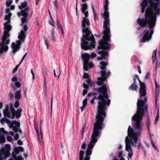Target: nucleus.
Returning <instances> with one entry per match:
<instances>
[{
	"instance_id": "nucleus-1",
	"label": "nucleus",
	"mask_w": 160,
	"mask_h": 160,
	"mask_svg": "<svg viewBox=\"0 0 160 160\" xmlns=\"http://www.w3.org/2000/svg\"><path fill=\"white\" fill-rule=\"evenodd\" d=\"M101 65L99 67L101 69L100 71L101 77L97 78V81L96 83L100 87L95 88L93 90L99 95L97 97V99L99 100L98 102V106L101 107H109L111 103V100L108 99L109 96L107 94L108 88L106 84L104 83L108 78L110 75L109 71H106V66L108 63L104 61H102L100 63Z\"/></svg>"
},
{
	"instance_id": "nucleus-2",
	"label": "nucleus",
	"mask_w": 160,
	"mask_h": 160,
	"mask_svg": "<svg viewBox=\"0 0 160 160\" xmlns=\"http://www.w3.org/2000/svg\"><path fill=\"white\" fill-rule=\"evenodd\" d=\"M81 12L85 16V17L83 18L81 23L82 30L83 34L81 38V46L82 49L87 50L95 48V41L93 35L91 34L92 32L89 27V20L86 18L88 14V11H86L88 9V5L84 3L81 4Z\"/></svg>"
},
{
	"instance_id": "nucleus-3",
	"label": "nucleus",
	"mask_w": 160,
	"mask_h": 160,
	"mask_svg": "<svg viewBox=\"0 0 160 160\" xmlns=\"http://www.w3.org/2000/svg\"><path fill=\"white\" fill-rule=\"evenodd\" d=\"M147 97H145L144 100L141 98H138L137 103V106L136 113L132 117V121L135 123L133 124L134 130L129 125L128 130V136H131V134L140 135L143 131V125L141 123L143 116L144 115V112H148V105H145V103L147 102Z\"/></svg>"
},
{
	"instance_id": "nucleus-4",
	"label": "nucleus",
	"mask_w": 160,
	"mask_h": 160,
	"mask_svg": "<svg viewBox=\"0 0 160 160\" xmlns=\"http://www.w3.org/2000/svg\"><path fill=\"white\" fill-rule=\"evenodd\" d=\"M98 111L96 115L95 122L94 124L92 134L91 136V140L88 145V149L92 150L94 147V144L97 141V138L100 133L99 130H101L104 126L103 123L104 118L106 116V111L107 108L106 107L98 106Z\"/></svg>"
},
{
	"instance_id": "nucleus-5",
	"label": "nucleus",
	"mask_w": 160,
	"mask_h": 160,
	"mask_svg": "<svg viewBox=\"0 0 160 160\" xmlns=\"http://www.w3.org/2000/svg\"><path fill=\"white\" fill-rule=\"evenodd\" d=\"M110 25L103 24V28L104 30L102 32L104 34L101 40L98 41L99 45L97 47V53L100 55L101 57H98L97 60L100 61L105 59L106 57L108 56V53L106 50L110 49V44L108 42L110 41L111 34L110 28Z\"/></svg>"
},
{
	"instance_id": "nucleus-6",
	"label": "nucleus",
	"mask_w": 160,
	"mask_h": 160,
	"mask_svg": "<svg viewBox=\"0 0 160 160\" xmlns=\"http://www.w3.org/2000/svg\"><path fill=\"white\" fill-rule=\"evenodd\" d=\"M10 23L5 22L4 23V31L3 35L1 38V42H0V54H2L4 52H6L8 50V46L10 42L9 39L8 38L9 37L10 34L9 32L12 29V26L10 25Z\"/></svg>"
},
{
	"instance_id": "nucleus-7",
	"label": "nucleus",
	"mask_w": 160,
	"mask_h": 160,
	"mask_svg": "<svg viewBox=\"0 0 160 160\" xmlns=\"http://www.w3.org/2000/svg\"><path fill=\"white\" fill-rule=\"evenodd\" d=\"M145 19L140 18H138L137 20V23L142 28L145 27L148 24V28L150 29L154 28L155 24V22L152 20V18L149 17L145 12Z\"/></svg>"
},
{
	"instance_id": "nucleus-8",
	"label": "nucleus",
	"mask_w": 160,
	"mask_h": 160,
	"mask_svg": "<svg viewBox=\"0 0 160 160\" xmlns=\"http://www.w3.org/2000/svg\"><path fill=\"white\" fill-rule=\"evenodd\" d=\"M145 12L152 18L153 22H155L156 24L157 16L160 15V8L158 7L157 4L150 8H147Z\"/></svg>"
},
{
	"instance_id": "nucleus-9",
	"label": "nucleus",
	"mask_w": 160,
	"mask_h": 160,
	"mask_svg": "<svg viewBox=\"0 0 160 160\" xmlns=\"http://www.w3.org/2000/svg\"><path fill=\"white\" fill-rule=\"evenodd\" d=\"M9 108L12 113V115H11L12 119H14L15 117L17 119L21 117L22 111L21 108H19L16 111L14 108L13 105L12 103L10 104Z\"/></svg>"
},
{
	"instance_id": "nucleus-10",
	"label": "nucleus",
	"mask_w": 160,
	"mask_h": 160,
	"mask_svg": "<svg viewBox=\"0 0 160 160\" xmlns=\"http://www.w3.org/2000/svg\"><path fill=\"white\" fill-rule=\"evenodd\" d=\"M105 4L104 5V11L103 14H102L104 20L103 21V24L110 25V21L108 18L109 17V12H108V0H105Z\"/></svg>"
},
{
	"instance_id": "nucleus-11",
	"label": "nucleus",
	"mask_w": 160,
	"mask_h": 160,
	"mask_svg": "<svg viewBox=\"0 0 160 160\" xmlns=\"http://www.w3.org/2000/svg\"><path fill=\"white\" fill-rule=\"evenodd\" d=\"M151 29L150 31L147 29H145L143 30L144 34L141 40V42L142 43L146 41L148 42L152 38V35L154 33V31L153 29Z\"/></svg>"
},
{
	"instance_id": "nucleus-12",
	"label": "nucleus",
	"mask_w": 160,
	"mask_h": 160,
	"mask_svg": "<svg viewBox=\"0 0 160 160\" xmlns=\"http://www.w3.org/2000/svg\"><path fill=\"white\" fill-rule=\"evenodd\" d=\"M131 136H128L126 137V141H128V142L131 143L133 146L136 147V144L140 135L138 136V135L132 134H131Z\"/></svg>"
},
{
	"instance_id": "nucleus-13",
	"label": "nucleus",
	"mask_w": 160,
	"mask_h": 160,
	"mask_svg": "<svg viewBox=\"0 0 160 160\" xmlns=\"http://www.w3.org/2000/svg\"><path fill=\"white\" fill-rule=\"evenodd\" d=\"M23 42L19 40L17 41L16 44L15 42H13L12 43V50L11 52L13 53V55H14L15 53L19 50L22 43Z\"/></svg>"
},
{
	"instance_id": "nucleus-14",
	"label": "nucleus",
	"mask_w": 160,
	"mask_h": 160,
	"mask_svg": "<svg viewBox=\"0 0 160 160\" xmlns=\"http://www.w3.org/2000/svg\"><path fill=\"white\" fill-rule=\"evenodd\" d=\"M139 93L141 97H145L147 94L146 86L144 82L140 84Z\"/></svg>"
},
{
	"instance_id": "nucleus-15",
	"label": "nucleus",
	"mask_w": 160,
	"mask_h": 160,
	"mask_svg": "<svg viewBox=\"0 0 160 160\" xmlns=\"http://www.w3.org/2000/svg\"><path fill=\"white\" fill-rule=\"evenodd\" d=\"M4 149V152L5 153V156L4 157V158L5 159L10 155V151L11 150L10 145L6 144L5 145V148H2Z\"/></svg>"
},
{
	"instance_id": "nucleus-16",
	"label": "nucleus",
	"mask_w": 160,
	"mask_h": 160,
	"mask_svg": "<svg viewBox=\"0 0 160 160\" xmlns=\"http://www.w3.org/2000/svg\"><path fill=\"white\" fill-rule=\"evenodd\" d=\"M3 113L4 117H7L10 118H11L10 112L9 111V106L8 104H6L5 108L3 109Z\"/></svg>"
},
{
	"instance_id": "nucleus-17",
	"label": "nucleus",
	"mask_w": 160,
	"mask_h": 160,
	"mask_svg": "<svg viewBox=\"0 0 160 160\" xmlns=\"http://www.w3.org/2000/svg\"><path fill=\"white\" fill-rule=\"evenodd\" d=\"M25 38L26 35L25 34L24 31L22 30H21L20 32L19 33V35L18 36V38L22 42H24Z\"/></svg>"
},
{
	"instance_id": "nucleus-18",
	"label": "nucleus",
	"mask_w": 160,
	"mask_h": 160,
	"mask_svg": "<svg viewBox=\"0 0 160 160\" xmlns=\"http://www.w3.org/2000/svg\"><path fill=\"white\" fill-rule=\"evenodd\" d=\"M28 7H26L24 10H21V15L23 17L27 18L28 16V12L29 11Z\"/></svg>"
},
{
	"instance_id": "nucleus-19",
	"label": "nucleus",
	"mask_w": 160,
	"mask_h": 160,
	"mask_svg": "<svg viewBox=\"0 0 160 160\" xmlns=\"http://www.w3.org/2000/svg\"><path fill=\"white\" fill-rule=\"evenodd\" d=\"M23 148L21 146H19L18 147H15L13 149L14 153L17 154L19 153V152H23Z\"/></svg>"
},
{
	"instance_id": "nucleus-20",
	"label": "nucleus",
	"mask_w": 160,
	"mask_h": 160,
	"mask_svg": "<svg viewBox=\"0 0 160 160\" xmlns=\"http://www.w3.org/2000/svg\"><path fill=\"white\" fill-rule=\"evenodd\" d=\"M81 57L83 62H89V59L90 58V55L88 53H84L82 54Z\"/></svg>"
},
{
	"instance_id": "nucleus-21",
	"label": "nucleus",
	"mask_w": 160,
	"mask_h": 160,
	"mask_svg": "<svg viewBox=\"0 0 160 160\" xmlns=\"http://www.w3.org/2000/svg\"><path fill=\"white\" fill-rule=\"evenodd\" d=\"M126 142V150L128 152L132 151V149L130 144V142H128V141H126L125 140Z\"/></svg>"
},
{
	"instance_id": "nucleus-22",
	"label": "nucleus",
	"mask_w": 160,
	"mask_h": 160,
	"mask_svg": "<svg viewBox=\"0 0 160 160\" xmlns=\"http://www.w3.org/2000/svg\"><path fill=\"white\" fill-rule=\"evenodd\" d=\"M138 88V86L136 84L132 83L129 87V89L130 90L137 91Z\"/></svg>"
},
{
	"instance_id": "nucleus-23",
	"label": "nucleus",
	"mask_w": 160,
	"mask_h": 160,
	"mask_svg": "<svg viewBox=\"0 0 160 160\" xmlns=\"http://www.w3.org/2000/svg\"><path fill=\"white\" fill-rule=\"evenodd\" d=\"M28 3L26 1H25L24 2L21 3V5L18 6V8L20 10H22V8H25L26 7H28Z\"/></svg>"
},
{
	"instance_id": "nucleus-24",
	"label": "nucleus",
	"mask_w": 160,
	"mask_h": 160,
	"mask_svg": "<svg viewBox=\"0 0 160 160\" xmlns=\"http://www.w3.org/2000/svg\"><path fill=\"white\" fill-rule=\"evenodd\" d=\"M21 98V91H17L15 93V98L17 99H19Z\"/></svg>"
},
{
	"instance_id": "nucleus-25",
	"label": "nucleus",
	"mask_w": 160,
	"mask_h": 160,
	"mask_svg": "<svg viewBox=\"0 0 160 160\" xmlns=\"http://www.w3.org/2000/svg\"><path fill=\"white\" fill-rule=\"evenodd\" d=\"M12 15V13H9L8 14V15H6L5 16V18L4 20H7L8 21L6 22H9L10 23V18Z\"/></svg>"
},
{
	"instance_id": "nucleus-26",
	"label": "nucleus",
	"mask_w": 160,
	"mask_h": 160,
	"mask_svg": "<svg viewBox=\"0 0 160 160\" xmlns=\"http://www.w3.org/2000/svg\"><path fill=\"white\" fill-rule=\"evenodd\" d=\"M148 2L150 3V5L147 8H150L152 7L157 4V3L155 2L153 0H148Z\"/></svg>"
},
{
	"instance_id": "nucleus-27",
	"label": "nucleus",
	"mask_w": 160,
	"mask_h": 160,
	"mask_svg": "<svg viewBox=\"0 0 160 160\" xmlns=\"http://www.w3.org/2000/svg\"><path fill=\"white\" fill-rule=\"evenodd\" d=\"M89 63L88 62H83V69L86 71H87L88 69Z\"/></svg>"
},
{
	"instance_id": "nucleus-28",
	"label": "nucleus",
	"mask_w": 160,
	"mask_h": 160,
	"mask_svg": "<svg viewBox=\"0 0 160 160\" xmlns=\"http://www.w3.org/2000/svg\"><path fill=\"white\" fill-rule=\"evenodd\" d=\"M5 153L4 152V149L3 148H1L0 151V160H3V158L2 156L4 155L5 156Z\"/></svg>"
},
{
	"instance_id": "nucleus-29",
	"label": "nucleus",
	"mask_w": 160,
	"mask_h": 160,
	"mask_svg": "<svg viewBox=\"0 0 160 160\" xmlns=\"http://www.w3.org/2000/svg\"><path fill=\"white\" fill-rule=\"evenodd\" d=\"M84 152L80 150L79 153V160H83Z\"/></svg>"
},
{
	"instance_id": "nucleus-30",
	"label": "nucleus",
	"mask_w": 160,
	"mask_h": 160,
	"mask_svg": "<svg viewBox=\"0 0 160 160\" xmlns=\"http://www.w3.org/2000/svg\"><path fill=\"white\" fill-rule=\"evenodd\" d=\"M13 0H7L6 2V5L7 8L9 7L12 2Z\"/></svg>"
},
{
	"instance_id": "nucleus-31",
	"label": "nucleus",
	"mask_w": 160,
	"mask_h": 160,
	"mask_svg": "<svg viewBox=\"0 0 160 160\" xmlns=\"http://www.w3.org/2000/svg\"><path fill=\"white\" fill-rule=\"evenodd\" d=\"M12 122H13L14 125H16L17 127L19 128L20 127V123L19 122H18L16 120L12 121Z\"/></svg>"
},
{
	"instance_id": "nucleus-32",
	"label": "nucleus",
	"mask_w": 160,
	"mask_h": 160,
	"mask_svg": "<svg viewBox=\"0 0 160 160\" xmlns=\"http://www.w3.org/2000/svg\"><path fill=\"white\" fill-rule=\"evenodd\" d=\"M5 138L3 135L1 136L0 137V143H4L5 142Z\"/></svg>"
},
{
	"instance_id": "nucleus-33",
	"label": "nucleus",
	"mask_w": 160,
	"mask_h": 160,
	"mask_svg": "<svg viewBox=\"0 0 160 160\" xmlns=\"http://www.w3.org/2000/svg\"><path fill=\"white\" fill-rule=\"evenodd\" d=\"M87 82L91 87H92L94 84V83L90 79H88L87 81Z\"/></svg>"
},
{
	"instance_id": "nucleus-34",
	"label": "nucleus",
	"mask_w": 160,
	"mask_h": 160,
	"mask_svg": "<svg viewBox=\"0 0 160 160\" xmlns=\"http://www.w3.org/2000/svg\"><path fill=\"white\" fill-rule=\"evenodd\" d=\"M92 153V151L91 150L87 149L86 150V156H90L91 154Z\"/></svg>"
},
{
	"instance_id": "nucleus-35",
	"label": "nucleus",
	"mask_w": 160,
	"mask_h": 160,
	"mask_svg": "<svg viewBox=\"0 0 160 160\" xmlns=\"http://www.w3.org/2000/svg\"><path fill=\"white\" fill-rule=\"evenodd\" d=\"M141 5L147 7L148 6V1L147 0H143Z\"/></svg>"
},
{
	"instance_id": "nucleus-36",
	"label": "nucleus",
	"mask_w": 160,
	"mask_h": 160,
	"mask_svg": "<svg viewBox=\"0 0 160 160\" xmlns=\"http://www.w3.org/2000/svg\"><path fill=\"white\" fill-rule=\"evenodd\" d=\"M151 144L152 145L153 147L154 148L156 151H158L157 147L155 145V143L152 139L151 140Z\"/></svg>"
},
{
	"instance_id": "nucleus-37",
	"label": "nucleus",
	"mask_w": 160,
	"mask_h": 160,
	"mask_svg": "<svg viewBox=\"0 0 160 160\" xmlns=\"http://www.w3.org/2000/svg\"><path fill=\"white\" fill-rule=\"evenodd\" d=\"M150 120L149 119V118L147 120V128L148 130V132H150Z\"/></svg>"
},
{
	"instance_id": "nucleus-38",
	"label": "nucleus",
	"mask_w": 160,
	"mask_h": 160,
	"mask_svg": "<svg viewBox=\"0 0 160 160\" xmlns=\"http://www.w3.org/2000/svg\"><path fill=\"white\" fill-rule=\"evenodd\" d=\"M34 129L36 131V132L38 136L39 135V132L38 130V126L36 124L34 125Z\"/></svg>"
},
{
	"instance_id": "nucleus-39",
	"label": "nucleus",
	"mask_w": 160,
	"mask_h": 160,
	"mask_svg": "<svg viewBox=\"0 0 160 160\" xmlns=\"http://www.w3.org/2000/svg\"><path fill=\"white\" fill-rule=\"evenodd\" d=\"M159 119V113L158 111L157 115L154 121V123L155 124H157V122L158 120Z\"/></svg>"
},
{
	"instance_id": "nucleus-40",
	"label": "nucleus",
	"mask_w": 160,
	"mask_h": 160,
	"mask_svg": "<svg viewBox=\"0 0 160 160\" xmlns=\"http://www.w3.org/2000/svg\"><path fill=\"white\" fill-rule=\"evenodd\" d=\"M43 39L44 40L45 44L46 45L47 49H48L49 46V44H48V41L47 40L45 37H44Z\"/></svg>"
},
{
	"instance_id": "nucleus-41",
	"label": "nucleus",
	"mask_w": 160,
	"mask_h": 160,
	"mask_svg": "<svg viewBox=\"0 0 160 160\" xmlns=\"http://www.w3.org/2000/svg\"><path fill=\"white\" fill-rule=\"evenodd\" d=\"M19 106V103L18 100H16L15 102L14 107L16 108H18Z\"/></svg>"
},
{
	"instance_id": "nucleus-42",
	"label": "nucleus",
	"mask_w": 160,
	"mask_h": 160,
	"mask_svg": "<svg viewBox=\"0 0 160 160\" xmlns=\"http://www.w3.org/2000/svg\"><path fill=\"white\" fill-rule=\"evenodd\" d=\"M5 120H8V119L6 118H2L0 120V123L3 124L4 123V122H5Z\"/></svg>"
},
{
	"instance_id": "nucleus-43",
	"label": "nucleus",
	"mask_w": 160,
	"mask_h": 160,
	"mask_svg": "<svg viewBox=\"0 0 160 160\" xmlns=\"http://www.w3.org/2000/svg\"><path fill=\"white\" fill-rule=\"evenodd\" d=\"M154 82H155V92L156 95H157L158 85H157V83L156 82V79L155 78H154Z\"/></svg>"
},
{
	"instance_id": "nucleus-44",
	"label": "nucleus",
	"mask_w": 160,
	"mask_h": 160,
	"mask_svg": "<svg viewBox=\"0 0 160 160\" xmlns=\"http://www.w3.org/2000/svg\"><path fill=\"white\" fill-rule=\"evenodd\" d=\"M20 64L19 63V64L17 65L16 67L14 68V69L12 70V73H15L17 70L18 67L20 66Z\"/></svg>"
},
{
	"instance_id": "nucleus-45",
	"label": "nucleus",
	"mask_w": 160,
	"mask_h": 160,
	"mask_svg": "<svg viewBox=\"0 0 160 160\" xmlns=\"http://www.w3.org/2000/svg\"><path fill=\"white\" fill-rule=\"evenodd\" d=\"M53 3L57 9L58 10L59 8V7H58V3L57 2V0H55V1L53 2Z\"/></svg>"
},
{
	"instance_id": "nucleus-46",
	"label": "nucleus",
	"mask_w": 160,
	"mask_h": 160,
	"mask_svg": "<svg viewBox=\"0 0 160 160\" xmlns=\"http://www.w3.org/2000/svg\"><path fill=\"white\" fill-rule=\"evenodd\" d=\"M83 77L84 78L88 79H89V75L87 73L85 72L83 75Z\"/></svg>"
},
{
	"instance_id": "nucleus-47",
	"label": "nucleus",
	"mask_w": 160,
	"mask_h": 160,
	"mask_svg": "<svg viewBox=\"0 0 160 160\" xmlns=\"http://www.w3.org/2000/svg\"><path fill=\"white\" fill-rule=\"evenodd\" d=\"M27 18L23 17L21 18L22 23L23 24L25 22H27Z\"/></svg>"
},
{
	"instance_id": "nucleus-48",
	"label": "nucleus",
	"mask_w": 160,
	"mask_h": 160,
	"mask_svg": "<svg viewBox=\"0 0 160 160\" xmlns=\"http://www.w3.org/2000/svg\"><path fill=\"white\" fill-rule=\"evenodd\" d=\"M53 96L52 94L51 95V110L52 111V106L53 103Z\"/></svg>"
},
{
	"instance_id": "nucleus-49",
	"label": "nucleus",
	"mask_w": 160,
	"mask_h": 160,
	"mask_svg": "<svg viewBox=\"0 0 160 160\" xmlns=\"http://www.w3.org/2000/svg\"><path fill=\"white\" fill-rule=\"evenodd\" d=\"M15 153H14V152H12V155L13 157V159L15 160H17V157Z\"/></svg>"
},
{
	"instance_id": "nucleus-50",
	"label": "nucleus",
	"mask_w": 160,
	"mask_h": 160,
	"mask_svg": "<svg viewBox=\"0 0 160 160\" xmlns=\"http://www.w3.org/2000/svg\"><path fill=\"white\" fill-rule=\"evenodd\" d=\"M12 130L15 133H17L18 132V128L16 126H14L13 127Z\"/></svg>"
},
{
	"instance_id": "nucleus-51",
	"label": "nucleus",
	"mask_w": 160,
	"mask_h": 160,
	"mask_svg": "<svg viewBox=\"0 0 160 160\" xmlns=\"http://www.w3.org/2000/svg\"><path fill=\"white\" fill-rule=\"evenodd\" d=\"M97 56V55L96 53H92L91 55H90V58H92L96 57Z\"/></svg>"
},
{
	"instance_id": "nucleus-52",
	"label": "nucleus",
	"mask_w": 160,
	"mask_h": 160,
	"mask_svg": "<svg viewBox=\"0 0 160 160\" xmlns=\"http://www.w3.org/2000/svg\"><path fill=\"white\" fill-rule=\"evenodd\" d=\"M15 85L17 87L19 88L21 86V84L19 82L17 81L15 83Z\"/></svg>"
},
{
	"instance_id": "nucleus-53",
	"label": "nucleus",
	"mask_w": 160,
	"mask_h": 160,
	"mask_svg": "<svg viewBox=\"0 0 160 160\" xmlns=\"http://www.w3.org/2000/svg\"><path fill=\"white\" fill-rule=\"evenodd\" d=\"M87 102V98H85L83 101L82 102V105L85 106H86Z\"/></svg>"
},
{
	"instance_id": "nucleus-54",
	"label": "nucleus",
	"mask_w": 160,
	"mask_h": 160,
	"mask_svg": "<svg viewBox=\"0 0 160 160\" xmlns=\"http://www.w3.org/2000/svg\"><path fill=\"white\" fill-rule=\"evenodd\" d=\"M94 19V21H96L98 19L97 13L96 12L93 13Z\"/></svg>"
},
{
	"instance_id": "nucleus-55",
	"label": "nucleus",
	"mask_w": 160,
	"mask_h": 160,
	"mask_svg": "<svg viewBox=\"0 0 160 160\" xmlns=\"http://www.w3.org/2000/svg\"><path fill=\"white\" fill-rule=\"evenodd\" d=\"M0 131L2 132V133L5 134H8L7 132L5 131L4 129L3 128H2L0 129Z\"/></svg>"
},
{
	"instance_id": "nucleus-56",
	"label": "nucleus",
	"mask_w": 160,
	"mask_h": 160,
	"mask_svg": "<svg viewBox=\"0 0 160 160\" xmlns=\"http://www.w3.org/2000/svg\"><path fill=\"white\" fill-rule=\"evenodd\" d=\"M7 139L9 142H13V140L12 137L10 136H8L7 137Z\"/></svg>"
},
{
	"instance_id": "nucleus-57",
	"label": "nucleus",
	"mask_w": 160,
	"mask_h": 160,
	"mask_svg": "<svg viewBox=\"0 0 160 160\" xmlns=\"http://www.w3.org/2000/svg\"><path fill=\"white\" fill-rule=\"evenodd\" d=\"M141 148L142 149V150L144 149V148L143 147L142 145L139 142L138 143V149H139L140 148Z\"/></svg>"
},
{
	"instance_id": "nucleus-58",
	"label": "nucleus",
	"mask_w": 160,
	"mask_h": 160,
	"mask_svg": "<svg viewBox=\"0 0 160 160\" xmlns=\"http://www.w3.org/2000/svg\"><path fill=\"white\" fill-rule=\"evenodd\" d=\"M142 6V8H141V13H142L144 12H145L146 6Z\"/></svg>"
},
{
	"instance_id": "nucleus-59",
	"label": "nucleus",
	"mask_w": 160,
	"mask_h": 160,
	"mask_svg": "<svg viewBox=\"0 0 160 160\" xmlns=\"http://www.w3.org/2000/svg\"><path fill=\"white\" fill-rule=\"evenodd\" d=\"M83 87L84 88L86 89H88L89 88L88 86L85 83H83Z\"/></svg>"
},
{
	"instance_id": "nucleus-60",
	"label": "nucleus",
	"mask_w": 160,
	"mask_h": 160,
	"mask_svg": "<svg viewBox=\"0 0 160 160\" xmlns=\"http://www.w3.org/2000/svg\"><path fill=\"white\" fill-rule=\"evenodd\" d=\"M158 62L157 61L156 63V65L155 66V69L157 71V68H159L160 67V60L158 64Z\"/></svg>"
},
{
	"instance_id": "nucleus-61",
	"label": "nucleus",
	"mask_w": 160,
	"mask_h": 160,
	"mask_svg": "<svg viewBox=\"0 0 160 160\" xmlns=\"http://www.w3.org/2000/svg\"><path fill=\"white\" fill-rule=\"evenodd\" d=\"M18 80L17 77L16 76H14L12 78V81L13 82H16Z\"/></svg>"
},
{
	"instance_id": "nucleus-62",
	"label": "nucleus",
	"mask_w": 160,
	"mask_h": 160,
	"mask_svg": "<svg viewBox=\"0 0 160 160\" xmlns=\"http://www.w3.org/2000/svg\"><path fill=\"white\" fill-rule=\"evenodd\" d=\"M27 53L26 52L23 56L22 57V59L21 60V61H20V62L19 63L20 64H21V63L23 61V60H24V59L25 58V57H26L27 55Z\"/></svg>"
},
{
	"instance_id": "nucleus-63",
	"label": "nucleus",
	"mask_w": 160,
	"mask_h": 160,
	"mask_svg": "<svg viewBox=\"0 0 160 160\" xmlns=\"http://www.w3.org/2000/svg\"><path fill=\"white\" fill-rule=\"evenodd\" d=\"M17 160H23V158L21 155H19L17 157Z\"/></svg>"
},
{
	"instance_id": "nucleus-64",
	"label": "nucleus",
	"mask_w": 160,
	"mask_h": 160,
	"mask_svg": "<svg viewBox=\"0 0 160 160\" xmlns=\"http://www.w3.org/2000/svg\"><path fill=\"white\" fill-rule=\"evenodd\" d=\"M130 152H129L128 153V156L129 158H131L132 156V155H133V152H132V151H130Z\"/></svg>"
}]
</instances>
